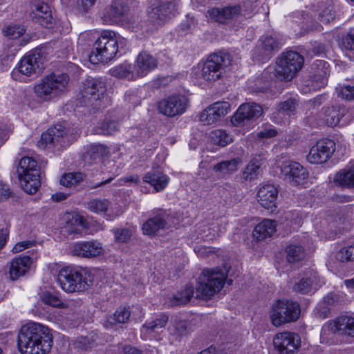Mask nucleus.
Masks as SVG:
<instances>
[{
	"mask_svg": "<svg viewBox=\"0 0 354 354\" xmlns=\"http://www.w3.org/2000/svg\"><path fill=\"white\" fill-rule=\"evenodd\" d=\"M226 277V270L221 271L218 268L204 270L198 278L196 292H194L192 285H186L183 289L174 296V304H187L194 297V293L196 299H210L223 288Z\"/></svg>",
	"mask_w": 354,
	"mask_h": 354,
	"instance_id": "nucleus-1",
	"label": "nucleus"
},
{
	"mask_svg": "<svg viewBox=\"0 0 354 354\" xmlns=\"http://www.w3.org/2000/svg\"><path fill=\"white\" fill-rule=\"evenodd\" d=\"M53 342L49 328L39 323L26 324L18 334V348L21 354H46Z\"/></svg>",
	"mask_w": 354,
	"mask_h": 354,
	"instance_id": "nucleus-2",
	"label": "nucleus"
},
{
	"mask_svg": "<svg viewBox=\"0 0 354 354\" xmlns=\"http://www.w3.org/2000/svg\"><path fill=\"white\" fill-rule=\"evenodd\" d=\"M69 80L66 73H52L43 77L35 85L34 93L39 102L55 100L66 93Z\"/></svg>",
	"mask_w": 354,
	"mask_h": 354,
	"instance_id": "nucleus-3",
	"label": "nucleus"
},
{
	"mask_svg": "<svg viewBox=\"0 0 354 354\" xmlns=\"http://www.w3.org/2000/svg\"><path fill=\"white\" fill-rule=\"evenodd\" d=\"M255 5L250 1L243 2V5L236 4L223 8H212L207 10L209 18L216 23L227 24L239 18L250 17L254 12Z\"/></svg>",
	"mask_w": 354,
	"mask_h": 354,
	"instance_id": "nucleus-4",
	"label": "nucleus"
},
{
	"mask_svg": "<svg viewBox=\"0 0 354 354\" xmlns=\"http://www.w3.org/2000/svg\"><path fill=\"white\" fill-rule=\"evenodd\" d=\"M118 52V41L115 33L111 30H104L95 41L89 59L93 63L106 62L113 59Z\"/></svg>",
	"mask_w": 354,
	"mask_h": 354,
	"instance_id": "nucleus-5",
	"label": "nucleus"
},
{
	"mask_svg": "<svg viewBox=\"0 0 354 354\" xmlns=\"http://www.w3.org/2000/svg\"><path fill=\"white\" fill-rule=\"evenodd\" d=\"M301 313L298 302L292 299H278L272 306L270 319L276 327L297 321Z\"/></svg>",
	"mask_w": 354,
	"mask_h": 354,
	"instance_id": "nucleus-6",
	"label": "nucleus"
},
{
	"mask_svg": "<svg viewBox=\"0 0 354 354\" xmlns=\"http://www.w3.org/2000/svg\"><path fill=\"white\" fill-rule=\"evenodd\" d=\"M17 172L23 190L29 194L36 193L41 185L37 161L28 156L23 157L19 161Z\"/></svg>",
	"mask_w": 354,
	"mask_h": 354,
	"instance_id": "nucleus-7",
	"label": "nucleus"
},
{
	"mask_svg": "<svg viewBox=\"0 0 354 354\" xmlns=\"http://www.w3.org/2000/svg\"><path fill=\"white\" fill-rule=\"evenodd\" d=\"M304 64V57L296 51L282 53L277 59L275 76L281 80H291Z\"/></svg>",
	"mask_w": 354,
	"mask_h": 354,
	"instance_id": "nucleus-8",
	"label": "nucleus"
},
{
	"mask_svg": "<svg viewBox=\"0 0 354 354\" xmlns=\"http://www.w3.org/2000/svg\"><path fill=\"white\" fill-rule=\"evenodd\" d=\"M232 56L225 52L212 54L203 64L201 76L208 82H214L222 76L225 68L232 64Z\"/></svg>",
	"mask_w": 354,
	"mask_h": 354,
	"instance_id": "nucleus-9",
	"label": "nucleus"
},
{
	"mask_svg": "<svg viewBox=\"0 0 354 354\" xmlns=\"http://www.w3.org/2000/svg\"><path fill=\"white\" fill-rule=\"evenodd\" d=\"M106 91L105 82L102 78H92L86 80L82 95L91 106L100 108L109 103Z\"/></svg>",
	"mask_w": 354,
	"mask_h": 354,
	"instance_id": "nucleus-10",
	"label": "nucleus"
},
{
	"mask_svg": "<svg viewBox=\"0 0 354 354\" xmlns=\"http://www.w3.org/2000/svg\"><path fill=\"white\" fill-rule=\"evenodd\" d=\"M57 281L66 292H80L88 286L82 273L74 268H64L57 275Z\"/></svg>",
	"mask_w": 354,
	"mask_h": 354,
	"instance_id": "nucleus-11",
	"label": "nucleus"
},
{
	"mask_svg": "<svg viewBox=\"0 0 354 354\" xmlns=\"http://www.w3.org/2000/svg\"><path fill=\"white\" fill-rule=\"evenodd\" d=\"M3 33L11 41L8 44V59H12L21 46L29 43L30 37L26 35V28L24 26L18 24L9 25L3 29Z\"/></svg>",
	"mask_w": 354,
	"mask_h": 354,
	"instance_id": "nucleus-12",
	"label": "nucleus"
},
{
	"mask_svg": "<svg viewBox=\"0 0 354 354\" xmlns=\"http://www.w3.org/2000/svg\"><path fill=\"white\" fill-rule=\"evenodd\" d=\"M319 117L329 127L346 126L353 119V111L341 105L326 107Z\"/></svg>",
	"mask_w": 354,
	"mask_h": 354,
	"instance_id": "nucleus-13",
	"label": "nucleus"
},
{
	"mask_svg": "<svg viewBox=\"0 0 354 354\" xmlns=\"http://www.w3.org/2000/svg\"><path fill=\"white\" fill-rule=\"evenodd\" d=\"M45 57L41 49L35 48L26 54L18 64V71L26 76L39 73L44 68Z\"/></svg>",
	"mask_w": 354,
	"mask_h": 354,
	"instance_id": "nucleus-14",
	"label": "nucleus"
},
{
	"mask_svg": "<svg viewBox=\"0 0 354 354\" xmlns=\"http://www.w3.org/2000/svg\"><path fill=\"white\" fill-rule=\"evenodd\" d=\"M335 151V142L328 138L317 141L307 155V160L311 164H322L328 160Z\"/></svg>",
	"mask_w": 354,
	"mask_h": 354,
	"instance_id": "nucleus-15",
	"label": "nucleus"
},
{
	"mask_svg": "<svg viewBox=\"0 0 354 354\" xmlns=\"http://www.w3.org/2000/svg\"><path fill=\"white\" fill-rule=\"evenodd\" d=\"M178 6V3L176 1L153 4L147 10L149 19L154 24L162 25L174 16Z\"/></svg>",
	"mask_w": 354,
	"mask_h": 354,
	"instance_id": "nucleus-16",
	"label": "nucleus"
},
{
	"mask_svg": "<svg viewBox=\"0 0 354 354\" xmlns=\"http://www.w3.org/2000/svg\"><path fill=\"white\" fill-rule=\"evenodd\" d=\"M187 99L181 95H173L161 100L158 104L162 114L168 117H174L183 114L187 106Z\"/></svg>",
	"mask_w": 354,
	"mask_h": 354,
	"instance_id": "nucleus-17",
	"label": "nucleus"
},
{
	"mask_svg": "<svg viewBox=\"0 0 354 354\" xmlns=\"http://www.w3.org/2000/svg\"><path fill=\"white\" fill-rule=\"evenodd\" d=\"M68 141L65 128L62 124H56L41 134L40 140L37 142V146L41 149L55 147L57 145L64 147Z\"/></svg>",
	"mask_w": 354,
	"mask_h": 354,
	"instance_id": "nucleus-18",
	"label": "nucleus"
},
{
	"mask_svg": "<svg viewBox=\"0 0 354 354\" xmlns=\"http://www.w3.org/2000/svg\"><path fill=\"white\" fill-rule=\"evenodd\" d=\"M273 344L281 354H294L301 345V339L297 333L283 332L274 336Z\"/></svg>",
	"mask_w": 354,
	"mask_h": 354,
	"instance_id": "nucleus-19",
	"label": "nucleus"
},
{
	"mask_svg": "<svg viewBox=\"0 0 354 354\" xmlns=\"http://www.w3.org/2000/svg\"><path fill=\"white\" fill-rule=\"evenodd\" d=\"M284 180L292 186H303L306 183L308 173L306 168L297 162H290L281 168Z\"/></svg>",
	"mask_w": 354,
	"mask_h": 354,
	"instance_id": "nucleus-20",
	"label": "nucleus"
},
{
	"mask_svg": "<svg viewBox=\"0 0 354 354\" xmlns=\"http://www.w3.org/2000/svg\"><path fill=\"white\" fill-rule=\"evenodd\" d=\"M263 114L261 106L254 102L241 104L232 118V123L239 126L245 120L258 118Z\"/></svg>",
	"mask_w": 354,
	"mask_h": 354,
	"instance_id": "nucleus-21",
	"label": "nucleus"
},
{
	"mask_svg": "<svg viewBox=\"0 0 354 354\" xmlns=\"http://www.w3.org/2000/svg\"><path fill=\"white\" fill-rule=\"evenodd\" d=\"M102 244L97 241H82L73 244L71 247V253L77 257L95 258L104 253Z\"/></svg>",
	"mask_w": 354,
	"mask_h": 354,
	"instance_id": "nucleus-22",
	"label": "nucleus"
},
{
	"mask_svg": "<svg viewBox=\"0 0 354 354\" xmlns=\"http://www.w3.org/2000/svg\"><path fill=\"white\" fill-rule=\"evenodd\" d=\"M30 17L33 21L46 28L50 27L53 22L49 6L39 0L31 2Z\"/></svg>",
	"mask_w": 354,
	"mask_h": 354,
	"instance_id": "nucleus-23",
	"label": "nucleus"
},
{
	"mask_svg": "<svg viewBox=\"0 0 354 354\" xmlns=\"http://www.w3.org/2000/svg\"><path fill=\"white\" fill-rule=\"evenodd\" d=\"M171 218V216L165 210L159 209L155 216L143 224L142 232L145 234L153 235L160 230L169 227Z\"/></svg>",
	"mask_w": 354,
	"mask_h": 354,
	"instance_id": "nucleus-24",
	"label": "nucleus"
},
{
	"mask_svg": "<svg viewBox=\"0 0 354 354\" xmlns=\"http://www.w3.org/2000/svg\"><path fill=\"white\" fill-rule=\"evenodd\" d=\"M169 317L165 314L158 315L155 319L147 320L142 325L140 332L142 339H147L151 337H156L165 329Z\"/></svg>",
	"mask_w": 354,
	"mask_h": 354,
	"instance_id": "nucleus-25",
	"label": "nucleus"
},
{
	"mask_svg": "<svg viewBox=\"0 0 354 354\" xmlns=\"http://www.w3.org/2000/svg\"><path fill=\"white\" fill-rule=\"evenodd\" d=\"M128 11L129 7L126 0H113L105 10V20L111 23L120 22Z\"/></svg>",
	"mask_w": 354,
	"mask_h": 354,
	"instance_id": "nucleus-26",
	"label": "nucleus"
},
{
	"mask_svg": "<svg viewBox=\"0 0 354 354\" xmlns=\"http://www.w3.org/2000/svg\"><path fill=\"white\" fill-rule=\"evenodd\" d=\"M324 283V281L316 273H312L295 283L293 290L303 295L311 294Z\"/></svg>",
	"mask_w": 354,
	"mask_h": 354,
	"instance_id": "nucleus-27",
	"label": "nucleus"
},
{
	"mask_svg": "<svg viewBox=\"0 0 354 354\" xmlns=\"http://www.w3.org/2000/svg\"><path fill=\"white\" fill-rule=\"evenodd\" d=\"M278 196L277 189L271 184H266L261 187L257 193L259 203L266 209L273 211L276 207V201Z\"/></svg>",
	"mask_w": 354,
	"mask_h": 354,
	"instance_id": "nucleus-28",
	"label": "nucleus"
},
{
	"mask_svg": "<svg viewBox=\"0 0 354 354\" xmlns=\"http://www.w3.org/2000/svg\"><path fill=\"white\" fill-rule=\"evenodd\" d=\"M312 87L314 89L324 86L329 75V64L324 60H317L312 66Z\"/></svg>",
	"mask_w": 354,
	"mask_h": 354,
	"instance_id": "nucleus-29",
	"label": "nucleus"
},
{
	"mask_svg": "<svg viewBox=\"0 0 354 354\" xmlns=\"http://www.w3.org/2000/svg\"><path fill=\"white\" fill-rule=\"evenodd\" d=\"M134 68L138 77H142L157 67V59L147 52L140 53L136 58Z\"/></svg>",
	"mask_w": 354,
	"mask_h": 354,
	"instance_id": "nucleus-30",
	"label": "nucleus"
},
{
	"mask_svg": "<svg viewBox=\"0 0 354 354\" xmlns=\"http://www.w3.org/2000/svg\"><path fill=\"white\" fill-rule=\"evenodd\" d=\"M142 180L145 183L150 184L156 192L165 189L169 182L168 176L160 171L155 170L147 172L143 176Z\"/></svg>",
	"mask_w": 354,
	"mask_h": 354,
	"instance_id": "nucleus-31",
	"label": "nucleus"
},
{
	"mask_svg": "<svg viewBox=\"0 0 354 354\" xmlns=\"http://www.w3.org/2000/svg\"><path fill=\"white\" fill-rule=\"evenodd\" d=\"M32 260L28 256H21L14 259L10 266L9 274L12 280H16L24 275L29 270Z\"/></svg>",
	"mask_w": 354,
	"mask_h": 354,
	"instance_id": "nucleus-32",
	"label": "nucleus"
},
{
	"mask_svg": "<svg viewBox=\"0 0 354 354\" xmlns=\"http://www.w3.org/2000/svg\"><path fill=\"white\" fill-rule=\"evenodd\" d=\"M86 219L79 214H71L68 216L64 230L68 234H80L82 230L87 227Z\"/></svg>",
	"mask_w": 354,
	"mask_h": 354,
	"instance_id": "nucleus-33",
	"label": "nucleus"
},
{
	"mask_svg": "<svg viewBox=\"0 0 354 354\" xmlns=\"http://www.w3.org/2000/svg\"><path fill=\"white\" fill-rule=\"evenodd\" d=\"M275 232V221L264 219L255 226L252 234L254 239L261 241L272 236Z\"/></svg>",
	"mask_w": 354,
	"mask_h": 354,
	"instance_id": "nucleus-34",
	"label": "nucleus"
},
{
	"mask_svg": "<svg viewBox=\"0 0 354 354\" xmlns=\"http://www.w3.org/2000/svg\"><path fill=\"white\" fill-rule=\"evenodd\" d=\"M131 316L129 308L120 307L115 313L109 316L104 322V326L107 329L113 328L117 324L127 323Z\"/></svg>",
	"mask_w": 354,
	"mask_h": 354,
	"instance_id": "nucleus-35",
	"label": "nucleus"
},
{
	"mask_svg": "<svg viewBox=\"0 0 354 354\" xmlns=\"http://www.w3.org/2000/svg\"><path fill=\"white\" fill-rule=\"evenodd\" d=\"M260 42L262 59H269L272 54L280 48L279 41L272 35H265L262 36Z\"/></svg>",
	"mask_w": 354,
	"mask_h": 354,
	"instance_id": "nucleus-36",
	"label": "nucleus"
},
{
	"mask_svg": "<svg viewBox=\"0 0 354 354\" xmlns=\"http://www.w3.org/2000/svg\"><path fill=\"white\" fill-rule=\"evenodd\" d=\"M334 327L335 332L354 337V318L351 316L342 315L337 317L335 321Z\"/></svg>",
	"mask_w": 354,
	"mask_h": 354,
	"instance_id": "nucleus-37",
	"label": "nucleus"
},
{
	"mask_svg": "<svg viewBox=\"0 0 354 354\" xmlns=\"http://www.w3.org/2000/svg\"><path fill=\"white\" fill-rule=\"evenodd\" d=\"M110 73L113 77L128 80H134L138 78L134 66L127 63H123L111 68Z\"/></svg>",
	"mask_w": 354,
	"mask_h": 354,
	"instance_id": "nucleus-38",
	"label": "nucleus"
},
{
	"mask_svg": "<svg viewBox=\"0 0 354 354\" xmlns=\"http://www.w3.org/2000/svg\"><path fill=\"white\" fill-rule=\"evenodd\" d=\"M334 182L342 187H354V164L339 171L335 175Z\"/></svg>",
	"mask_w": 354,
	"mask_h": 354,
	"instance_id": "nucleus-39",
	"label": "nucleus"
},
{
	"mask_svg": "<svg viewBox=\"0 0 354 354\" xmlns=\"http://www.w3.org/2000/svg\"><path fill=\"white\" fill-rule=\"evenodd\" d=\"M208 141L214 145L224 147L232 141V138L225 130L215 129L209 133Z\"/></svg>",
	"mask_w": 354,
	"mask_h": 354,
	"instance_id": "nucleus-40",
	"label": "nucleus"
},
{
	"mask_svg": "<svg viewBox=\"0 0 354 354\" xmlns=\"http://www.w3.org/2000/svg\"><path fill=\"white\" fill-rule=\"evenodd\" d=\"M336 17L337 15L333 3L328 2L320 6L318 11V19L321 23L324 24H330L335 20Z\"/></svg>",
	"mask_w": 354,
	"mask_h": 354,
	"instance_id": "nucleus-41",
	"label": "nucleus"
},
{
	"mask_svg": "<svg viewBox=\"0 0 354 354\" xmlns=\"http://www.w3.org/2000/svg\"><path fill=\"white\" fill-rule=\"evenodd\" d=\"M297 106V101L295 99L289 98L284 102H281L278 106L276 118H284L286 120L287 117H290L295 114Z\"/></svg>",
	"mask_w": 354,
	"mask_h": 354,
	"instance_id": "nucleus-42",
	"label": "nucleus"
},
{
	"mask_svg": "<svg viewBox=\"0 0 354 354\" xmlns=\"http://www.w3.org/2000/svg\"><path fill=\"white\" fill-rule=\"evenodd\" d=\"M41 301L47 305L55 308H65V304L62 301L60 295L57 292L45 291L41 295Z\"/></svg>",
	"mask_w": 354,
	"mask_h": 354,
	"instance_id": "nucleus-43",
	"label": "nucleus"
},
{
	"mask_svg": "<svg viewBox=\"0 0 354 354\" xmlns=\"http://www.w3.org/2000/svg\"><path fill=\"white\" fill-rule=\"evenodd\" d=\"M239 163V158H234L230 160L222 161L214 165V170L223 174H232L238 169Z\"/></svg>",
	"mask_w": 354,
	"mask_h": 354,
	"instance_id": "nucleus-44",
	"label": "nucleus"
},
{
	"mask_svg": "<svg viewBox=\"0 0 354 354\" xmlns=\"http://www.w3.org/2000/svg\"><path fill=\"white\" fill-rule=\"evenodd\" d=\"M111 203L105 198H94L87 203V208L92 212L101 214L106 212Z\"/></svg>",
	"mask_w": 354,
	"mask_h": 354,
	"instance_id": "nucleus-45",
	"label": "nucleus"
},
{
	"mask_svg": "<svg viewBox=\"0 0 354 354\" xmlns=\"http://www.w3.org/2000/svg\"><path fill=\"white\" fill-rule=\"evenodd\" d=\"M286 252L287 259L290 263L300 261L304 257V248L300 245L290 244L286 248Z\"/></svg>",
	"mask_w": 354,
	"mask_h": 354,
	"instance_id": "nucleus-46",
	"label": "nucleus"
},
{
	"mask_svg": "<svg viewBox=\"0 0 354 354\" xmlns=\"http://www.w3.org/2000/svg\"><path fill=\"white\" fill-rule=\"evenodd\" d=\"M109 153L108 147L102 144L92 145L88 151L91 158L96 162H100L101 158L106 156Z\"/></svg>",
	"mask_w": 354,
	"mask_h": 354,
	"instance_id": "nucleus-47",
	"label": "nucleus"
},
{
	"mask_svg": "<svg viewBox=\"0 0 354 354\" xmlns=\"http://www.w3.org/2000/svg\"><path fill=\"white\" fill-rule=\"evenodd\" d=\"M260 165L257 160H251L243 172V178L245 180L255 179L259 174Z\"/></svg>",
	"mask_w": 354,
	"mask_h": 354,
	"instance_id": "nucleus-48",
	"label": "nucleus"
},
{
	"mask_svg": "<svg viewBox=\"0 0 354 354\" xmlns=\"http://www.w3.org/2000/svg\"><path fill=\"white\" fill-rule=\"evenodd\" d=\"M83 175L81 173H68L62 176L60 179V184L66 187H75L82 181Z\"/></svg>",
	"mask_w": 354,
	"mask_h": 354,
	"instance_id": "nucleus-49",
	"label": "nucleus"
},
{
	"mask_svg": "<svg viewBox=\"0 0 354 354\" xmlns=\"http://www.w3.org/2000/svg\"><path fill=\"white\" fill-rule=\"evenodd\" d=\"M169 333L176 340L186 335L187 333V324L185 322L180 320L176 322L171 327L169 328Z\"/></svg>",
	"mask_w": 354,
	"mask_h": 354,
	"instance_id": "nucleus-50",
	"label": "nucleus"
},
{
	"mask_svg": "<svg viewBox=\"0 0 354 354\" xmlns=\"http://www.w3.org/2000/svg\"><path fill=\"white\" fill-rule=\"evenodd\" d=\"M119 129V124L115 121H105L96 130V133L103 135H111Z\"/></svg>",
	"mask_w": 354,
	"mask_h": 354,
	"instance_id": "nucleus-51",
	"label": "nucleus"
},
{
	"mask_svg": "<svg viewBox=\"0 0 354 354\" xmlns=\"http://www.w3.org/2000/svg\"><path fill=\"white\" fill-rule=\"evenodd\" d=\"M200 121L203 124L209 125L219 120L212 105L205 109L200 115Z\"/></svg>",
	"mask_w": 354,
	"mask_h": 354,
	"instance_id": "nucleus-52",
	"label": "nucleus"
},
{
	"mask_svg": "<svg viewBox=\"0 0 354 354\" xmlns=\"http://www.w3.org/2000/svg\"><path fill=\"white\" fill-rule=\"evenodd\" d=\"M95 335L81 336L75 341V346L82 350H87L95 344Z\"/></svg>",
	"mask_w": 354,
	"mask_h": 354,
	"instance_id": "nucleus-53",
	"label": "nucleus"
},
{
	"mask_svg": "<svg viewBox=\"0 0 354 354\" xmlns=\"http://www.w3.org/2000/svg\"><path fill=\"white\" fill-rule=\"evenodd\" d=\"M112 232L117 243H127L132 235V230L129 228L115 229Z\"/></svg>",
	"mask_w": 354,
	"mask_h": 354,
	"instance_id": "nucleus-54",
	"label": "nucleus"
},
{
	"mask_svg": "<svg viewBox=\"0 0 354 354\" xmlns=\"http://www.w3.org/2000/svg\"><path fill=\"white\" fill-rule=\"evenodd\" d=\"M212 106L216 112V115L218 120H220L221 118L225 116L230 109V104L227 102L224 101L216 102L212 104Z\"/></svg>",
	"mask_w": 354,
	"mask_h": 354,
	"instance_id": "nucleus-55",
	"label": "nucleus"
},
{
	"mask_svg": "<svg viewBox=\"0 0 354 354\" xmlns=\"http://www.w3.org/2000/svg\"><path fill=\"white\" fill-rule=\"evenodd\" d=\"M335 257L337 260L342 262L353 261V252H351V245L340 248L337 252Z\"/></svg>",
	"mask_w": 354,
	"mask_h": 354,
	"instance_id": "nucleus-56",
	"label": "nucleus"
},
{
	"mask_svg": "<svg viewBox=\"0 0 354 354\" xmlns=\"http://www.w3.org/2000/svg\"><path fill=\"white\" fill-rule=\"evenodd\" d=\"M338 95L347 100H354V85L342 86L338 93Z\"/></svg>",
	"mask_w": 354,
	"mask_h": 354,
	"instance_id": "nucleus-57",
	"label": "nucleus"
},
{
	"mask_svg": "<svg viewBox=\"0 0 354 354\" xmlns=\"http://www.w3.org/2000/svg\"><path fill=\"white\" fill-rule=\"evenodd\" d=\"M342 44L347 50H354V29H351L342 39Z\"/></svg>",
	"mask_w": 354,
	"mask_h": 354,
	"instance_id": "nucleus-58",
	"label": "nucleus"
},
{
	"mask_svg": "<svg viewBox=\"0 0 354 354\" xmlns=\"http://www.w3.org/2000/svg\"><path fill=\"white\" fill-rule=\"evenodd\" d=\"M194 252L201 258L208 257L214 254L213 250L207 246L197 245L194 248Z\"/></svg>",
	"mask_w": 354,
	"mask_h": 354,
	"instance_id": "nucleus-59",
	"label": "nucleus"
},
{
	"mask_svg": "<svg viewBox=\"0 0 354 354\" xmlns=\"http://www.w3.org/2000/svg\"><path fill=\"white\" fill-rule=\"evenodd\" d=\"M277 135V131L271 127H265L257 133L259 138H271Z\"/></svg>",
	"mask_w": 354,
	"mask_h": 354,
	"instance_id": "nucleus-60",
	"label": "nucleus"
},
{
	"mask_svg": "<svg viewBox=\"0 0 354 354\" xmlns=\"http://www.w3.org/2000/svg\"><path fill=\"white\" fill-rule=\"evenodd\" d=\"M310 50L315 55H321L325 53L326 46L322 43L315 41L313 44H312Z\"/></svg>",
	"mask_w": 354,
	"mask_h": 354,
	"instance_id": "nucleus-61",
	"label": "nucleus"
},
{
	"mask_svg": "<svg viewBox=\"0 0 354 354\" xmlns=\"http://www.w3.org/2000/svg\"><path fill=\"white\" fill-rule=\"evenodd\" d=\"M33 244L32 241H23L19 242L15 245L12 248V252L15 253L20 252L25 250L26 248H29Z\"/></svg>",
	"mask_w": 354,
	"mask_h": 354,
	"instance_id": "nucleus-62",
	"label": "nucleus"
},
{
	"mask_svg": "<svg viewBox=\"0 0 354 354\" xmlns=\"http://www.w3.org/2000/svg\"><path fill=\"white\" fill-rule=\"evenodd\" d=\"M322 99L323 97L322 96H318L313 100H309L306 103V108L308 109H314L319 107L322 104Z\"/></svg>",
	"mask_w": 354,
	"mask_h": 354,
	"instance_id": "nucleus-63",
	"label": "nucleus"
},
{
	"mask_svg": "<svg viewBox=\"0 0 354 354\" xmlns=\"http://www.w3.org/2000/svg\"><path fill=\"white\" fill-rule=\"evenodd\" d=\"M120 184H137L140 181V178L138 175H131L129 176H125L119 180Z\"/></svg>",
	"mask_w": 354,
	"mask_h": 354,
	"instance_id": "nucleus-64",
	"label": "nucleus"
}]
</instances>
